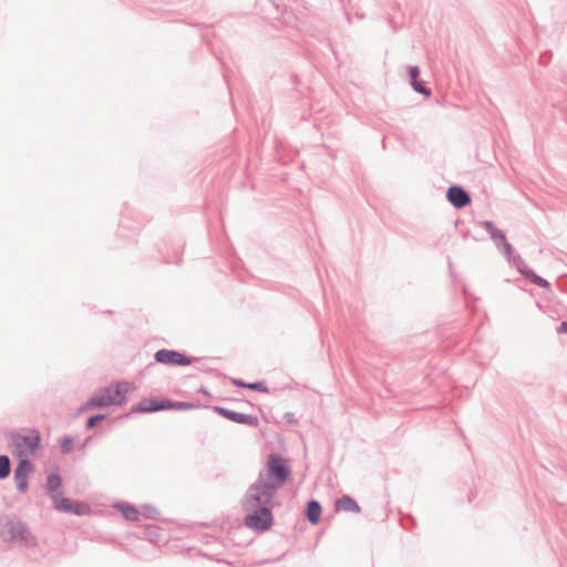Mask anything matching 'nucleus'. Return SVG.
<instances>
[{
    "instance_id": "nucleus-6",
    "label": "nucleus",
    "mask_w": 567,
    "mask_h": 567,
    "mask_svg": "<svg viewBox=\"0 0 567 567\" xmlns=\"http://www.w3.org/2000/svg\"><path fill=\"white\" fill-rule=\"evenodd\" d=\"M154 360L161 364L185 367L198 361L199 358L188 357L177 350L159 349L155 352Z\"/></svg>"
},
{
    "instance_id": "nucleus-30",
    "label": "nucleus",
    "mask_w": 567,
    "mask_h": 567,
    "mask_svg": "<svg viewBox=\"0 0 567 567\" xmlns=\"http://www.w3.org/2000/svg\"><path fill=\"white\" fill-rule=\"evenodd\" d=\"M37 440H38V451H39L41 449V436H40V432L39 431H38Z\"/></svg>"
},
{
    "instance_id": "nucleus-17",
    "label": "nucleus",
    "mask_w": 567,
    "mask_h": 567,
    "mask_svg": "<svg viewBox=\"0 0 567 567\" xmlns=\"http://www.w3.org/2000/svg\"><path fill=\"white\" fill-rule=\"evenodd\" d=\"M411 86L412 89L424 95V96H430L431 95V90L429 87H426L425 83L423 81H420L419 79L414 80V81H411Z\"/></svg>"
},
{
    "instance_id": "nucleus-22",
    "label": "nucleus",
    "mask_w": 567,
    "mask_h": 567,
    "mask_svg": "<svg viewBox=\"0 0 567 567\" xmlns=\"http://www.w3.org/2000/svg\"><path fill=\"white\" fill-rule=\"evenodd\" d=\"M197 404L192 402H179V401H173L172 400V408L171 410H178V411H185V410H193L196 409Z\"/></svg>"
},
{
    "instance_id": "nucleus-31",
    "label": "nucleus",
    "mask_w": 567,
    "mask_h": 567,
    "mask_svg": "<svg viewBox=\"0 0 567 567\" xmlns=\"http://www.w3.org/2000/svg\"><path fill=\"white\" fill-rule=\"evenodd\" d=\"M546 54H547V53H544V54H542V55H540V61H542V62H544V63L546 62V61H545V59H546Z\"/></svg>"
},
{
    "instance_id": "nucleus-25",
    "label": "nucleus",
    "mask_w": 567,
    "mask_h": 567,
    "mask_svg": "<svg viewBox=\"0 0 567 567\" xmlns=\"http://www.w3.org/2000/svg\"><path fill=\"white\" fill-rule=\"evenodd\" d=\"M497 233H498V234H497L498 236L491 235V238L494 240L495 246H496L498 249H501V245H502V243H503V241H505L506 236H505L504 231H503V230H501V229H497Z\"/></svg>"
},
{
    "instance_id": "nucleus-12",
    "label": "nucleus",
    "mask_w": 567,
    "mask_h": 567,
    "mask_svg": "<svg viewBox=\"0 0 567 567\" xmlns=\"http://www.w3.org/2000/svg\"><path fill=\"white\" fill-rule=\"evenodd\" d=\"M336 509L351 513L361 512V507L358 502L349 495H343L336 501Z\"/></svg>"
},
{
    "instance_id": "nucleus-4",
    "label": "nucleus",
    "mask_w": 567,
    "mask_h": 567,
    "mask_svg": "<svg viewBox=\"0 0 567 567\" xmlns=\"http://www.w3.org/2000/svg\"><path fill=\"white\" fill-rule=\"evenodd\" d=\"M2 537L4 540L19 542L21 545L30 546L32 533L27 524L18 518H9L3 524Z\"/></svg>"
},
{
    "instance_id": "nucleus-14",
    "label": "nucleus",
    "mask_w": 567,
    "mask_h": 567,
    "mask_svg": "<svg viewBox=\"0 0 567 567\" xmlns=\"http://www.w3.org/2000/svg\"><path fill=\"white\" fill-rule=\"evenodd\" d=\"M117 508L121 511L123 517L130 522H138L141 517V512L134 506L130 504H118Z\"/></svg>"
},
{
    "instance_id": "nucleus-8",
    "label": "nucleus",
    "mask_w": 567,
    "mask_h": 567,
    "mask_svg": "<svg viewBox=\"0 0 567 567\" xmlns=\"http://www.w3.org/2000/svg\"><path fill=\"white\" fill-rule=\"evenodd\" d=\"M212 409L215 413H217L218 415H220L231 422H235L238 424H246V425H249L252 427H257L259 425V420L256 415L236 412V411H233L227 408L219 406V405H214V406H212Z\"/></svg>"
},
{
    "instance_id": "nucleus-3",
    "label": "nucleus",
    "mask_w": 567,
    "mask_h": 567,
    "mask_svg": "<svg viewBox=\"0 0 567 567\" xmlns=\"http://www.w3.org/2000/svg\"><path fill=\"white\" fill-rule=\"evenodd\" d=\"M127 389H122L120 383L110 384L100 389L82 406L83 410L102 409L110 405H122L126 402Z\"/></svg>"
},
{
    "instance_id": "nucleus-27",
    "label": "nucleus",
    "mask_w": 567,
    "mask_h": 567,
    "mask_svg": "<svg viewBox=\"0 0 567 567\" xmlns=\"http://www.w3.org/2000/svg\"><path fill=\"white\" fill-rule=\"evenodd\" d=\"M284 419H285L288 423H290V424H293V423H296V422H297V419L295 417V414H293L292 412H287V413H285Z\"/></svg>"
},
{
    "instance_id": "nucleus-26",
    "label": "nucleus",
    "mask_w": 567,
    "mask_h": 567,
    "mask_svg": "<svg viewBox=\"0 0 567 567\" xmlns=\"http://www.w3.org/2000/svg\"><path fill=\"white\" fill-rule=\"evenodd\" d=\"M409 76H410V82L419 79L420 68L417 65L410 66L409 68Z\"/></svg>"
},
{
    "instance_id": "nucleus-28",
    "label": "nucleus",
    "mask_w": 567,
    "mask_h": 567,
    "mask_svg": "<svg viewBox=\"0 0 567 567\" xmlns=\"http://www.w3.org/2000/svg\"><path fill=\"white\" fill-rule=\"evenodd\" d=\"M556 332L558 334L567 333V321L560 322V324L556 328Z\"/></svg>"
},
{
    "instance_id": "nucleus-9",
    "label": "nucleus",
    "mask_w": 567,
    "mask_h": 567,
    "mask_svg": "<svg viewBox=\"0 0 567 567\" xmlns=\"http://www.w3.org/2000/svg\"><path fill=\"white\" fill-rule=\"evenodd\" d=\"M509 262H512L516 269L530 282L540 288L550 290L549 281L538 276L533 269H530L519 255L513 256Z\"/></svg>"
},
{
    "instance_id": "nucleus-20",
    "label": "nucleus",
    "mask_w": 567,
    "mask_h": 567,
    "mask_svg": "<svg viewBox=\"0 0 567 567\" xmlns=\"http://www.w3.org/2000/svg\"><path fill=\"white\" fill-rule=\"evenodd\" d=\"M74 440L71 435H64L61 440V452L63 454H69L73 450Z\"/></svg>"
},
{
    "instance_id": "nucleus-13",
    "label": "nucleus",
    "mask_w": 567,
    "mask_h": 567,
    "mask_svg": "<svg viewBox=\"0 0 567 567\" xmlns=\"http://www.w3.org/2000/svg\"><path fill=\"white\" fill-rule=\"evenodd\" d=\"M231 383L234 385H236L237 388H241V389H249V390L261 392V393L269 392V389L264 381L247 383V382L243 381L241 379H233Z\"/></svg>"
},
{
    "instance_id": "nucleus-19",
    "label": "nucleus",
    "mask_w": 567,
    "mask_h": 567,
    "mask_svg": "<svg viewBox=\"0 0 567 567\" xmlns=\"http://www.w3.org/2000/svg\"><path fill=\"white\" fill-rule=\"evenodd\" d=\"M17 489L24 493L28 489V475L14 473Z\"/></svg>"
},
{
    "instance_id": "nucleus-11",
    "label": "nucleus",
    "mask_w": 567,
    "mask_h": 567,
    "mask_svg": "<svg viewBox=\"0 0 567 567\" xmlns=\"http://www.w3.org/2000/svg\"><path fill=\"white\" fill-rule=\"evenodd\" d=\"M322 513V506L319 501L311 499L306 504L305 516L311 525H316L320 522Z\"/></svg>"
},
{
    "instance_id": "nucleus-29",
    "label": "nucleus",
    "mask_w": 567,
    "mask_h": 567,
    "mask_svg": "<svg viewBox=\"0 0 567 567\" xmlns=\"http://www.w3.org/2000/svg\"><path fill=\"white\" fill-rule=\"evenodd\" d=\"M197 391H198V393H202V394H204L206 396L209 395V392H208V390L205 386H200Z\"/></svg>"
},
{
    "instance_id": "nucleus-23",
    "label": "nucleus",
    "mask_w": 567,
    "mask_h": 567,
    "mask_svg": "<svg viewBox=\"0 0 567 567\" xmlns=\"http://www.w3.org/2000/svg\"><path fill=\"white\" fill-rule=\"evenodd\" d=\"M481 226L491 235L498 236L497 229L493 221L491 220H483L481 221Z\"/></svg>"
},
{
    "instance_id": "nucleus-15",
    "label": "nucleus",
    "mask_w": 567,
    "mask_h": 567,
    "mask_svg": "<svg viewBox=\"0 0 567 567\" xmlns=\"http://www.w3.org/2000/svg\"><path fill=\"white\" fill-rule=\"evenodd\" d=\"M11 462L8 455H0V480H4L10 475Z\"/></svg>"
},
{
    "instance_id": "nucleus-18",
    "label": "nucleus",
    "mask_w": 567,
    "mask_h": 567,
    "mask_svg": "<svg viewBox=\"0 0 567 567\" xmlns=\"http://www.w3.org/2000/svg\"><path fill=\"white\" fill-rule=\"evenodd\" d=\"M106 419V414L97 413L87 417L85 427L92 430Z\"/></svg>"
},
{
    "instance_id": "nucleus-5",
    "label": "nucleus",
    "mask_w": 567,
    "mask_h": 567,
    "mask_svg": "<svg viewBox=\"0 0 567 567\" xmlns=\"http://www.w3.org/2000/svg\"><path fill=\"white\" fill-rule=\"evenodd\" d=\"M8 442L14 456L18 458L28 457L29 454L35 453V430H30L27 435L11 432L8 435Z\"/></svg>"
},
{
    "instance_id": "nucleus-16",
    "label": "nucleus",
    "mask_w": 567,
    "mask_h": 567,
    "mask_svg": "<svg viewBox=\"0 0 567 567\" xmlns=\"http://www.w3.org/2000/svg\"><path fill=\"white\" fill-rule=\"evenodd\" d=\"M31 467H32V464H31L30 460L28 457H21V458H19V463L14 470V473L28 475Z\"/></svg>"
},
{
    "instance_id": "nucleus-21",
    "label": "nucleus",
    "mask_w": 567,
    "mask_h": 567,
    "mask_svg": "<svg viewBox=\"0 0 567 567\" xmlns=\"http://www.w3.org/2000/svg\"><path fill=\"white\" fill-rule=\"evenodd\" d=\"M141 516L143 515L146 518L150 519H156L159 516V512L152 505H143Z\"/></svg>"
},
{
    "instance_id": "nucleus-7",
    "label": "nucleus",
    "mask_w": 567,
    "mask_h": 567,
    "mask_svg": "<svg viewBox=\"0 0 567 567\" xmlns=\"http://www.w3.org/2000/svg\"><path fill=\"white\" fill-rule=\"evenodd\" d=\"M171 399H142L136 405L132 406L124 417H130L134 413H155L159 411L171 410Z\"/></svg>"
},
{
    "instance_id": "nucleus-32",
    "label": "nucleus",
    "mask_w": 567,
    "mask_h": 567,
    "mask_svg": "<svg viewBox=\"0 0 567 567\" xmlns=\"http://www.w3.org/2000/svg\"><path fill=\"white\" fill-rule=\"evenodd\" d=\"M91 440V437H87L84 443H83V446H85L86 444H89V441Z\"/></svg>"
},
{
    "instance_id": "nucleus-1",
    "label": "nucleus",
    "mask_w": 567,
    "mask_h": 567,
    "mask_svg": "<svg viewBox=\"0 0 567 567\" xmlns=\"http://www.w3.org/2000/svg\"><path fill=\"white\" fill-rule=\"evenodd\" d=\"M290 476L291 468L284 456L280 453H270L267 456L266 467L259 472L257 480L247 488L241 501L246 527L258 534L271 529L277 492Z\"/></svg>"
},
{
    "instance_id": "nucleus-24",
    "label": "nucleus",
    "mask_w": 567,
    "mask_h": 567,
    "mask_svg": "<svg viewBox=\"0 0 567 567\" xmlns=\"http://www.w3.org/2000/svg\"><path fill=\"white\" fill-rule=\"evenodd\" d=\"M501 248H503V254L506 256L507 260L511 261L513 258V246L505 239V241L502 243Z\"/></svg>"
},
{
    "instance_id": "nucleus-10",
    "label": "nucleus",
    "mask_w": 567,
    "mask_h": 567,
    "mask_svg": "<svg viewBox=\"0 0 567 567\" xmlns=\"http://www.w3.org/2000/svg\"><path fill=\"white\" fill-rule=\"evenodd\" d=\"M446 198L456 209H462L471 204L470 194L458 185H452L446 190Z\"/></svg>"
},
{
    "instance_id": "nucleus-2",
    "label": "nucleus",
    "mask_w": 567,
    "mask_h": 567,
    "mask_svg": "<svg viewBox=\"0 0 567 567\" xmlns=\"http://www.w3.org/2000/svg\"><path fill=\"white\" fill-rule=\"evenodd\" d=\"M47 493L49 494L54 509L62 513L74 514L78 516L87 515L91 513V507L84 502H73L63 495L62 478L58 473H51L48 476L45 484Z\"/></svg>"
}]
</instances>
